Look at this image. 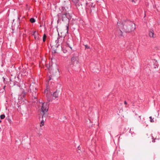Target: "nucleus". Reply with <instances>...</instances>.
<instances>
[{"mask_svg":"<svg viewBox=\"0 0 160 160\" xmlns=\"http://www.w3.org/2000/svg\"><path fill=\"white\" fill-rule=\"evenodd\" d=\"M60 10L61 13L58 14V22L59 20H62L64 22L67 23L66 26L67 33L68 32L69 23L70 20L72 18V14L70 12V8L66 7H62L61 8Z\"/></svg>","mask_w":160,"mask_h":160,"instance_id":"obj_1","label":"nucleus"},{"mask_svg":"<svg viewBox=\"0 0 160 160\" xmlns=\"http://www.w3.org/2000/svg\"><path fill=\"white\" fill-rule=\"evenodd\" d=\"M120 28L119 35L123 36L122 32L126 33H129L134 31L136 28V26L132 22L128 20L118 25Z\"/></svg>","mask_w":160,"mask_h":160,"instance_id":"obj_2","label":"nucleus"},{"mask_svg":"<svg viewBox=\"0 0 160 160\" xmlns=\"http://www.w3.org/2000/svg\"><path fill=\"white\" fill-rule=\"evenodd\" d=\"M63 41V38L62 37H59L57 38V40L55 41L56 47L58 48L60 46L62 50L63 51L64 53H66L68 50L72 51V47L74 46L73 41L71 40L70 42L69 41L67 42V45L65 49L64 48V47H62V46Z\"/></svg>","mask_w":160,"mask_h":160,"instance_id":"obj_3","label":"nucleus"},{"mask_svg":"<svg viewBox=\"0 0 160 160\" xmlns=\"http://www.w3.org/2000/svg\"><path fill=\"white\" fill-rule=\"evenodd\" d=\"M41 114H42V120H41L40 126L42 127L44 124V122L46 120V117L47 116V112L48 109V104L47 103L41 102Z\"/></svg>","mask_w":160,"mask_h":160,"instance_id":"obj_4","label":"nucleus"},{"mask_svg":"<svg viewBox=\"0 0 160 160\" xmlns=\"http://www.w3.org/2000/svg\"><path fill=\"white\" fill-rule=\"evenodd\" d=\"M79 60L78 57L76 56H73L71 58V63L73 65V69L77 72L80 70Z\"/></svg>","mask_w":160,"mask_h":160,"instance_id":"obj_5","label":"nucleus"},{"mask_svg":"<svg viewBox=\"0 0 160 160\" xmlns=\"http://www.w3.org/2000/svg\"><path fill=\"white\" fill-rule=\"evenodd\" d=\"M90 67L92 72H98L100 70L99 64H96L92 62L90 63Z\"/></svg>","mask_w":160,"mask_h":160,"instance_id":"obj_6","label":"nucleus"},{"mask_svg":"<svg viewBox=\"0 0 160 160\" xmlns=\"http://www.w3.org/2000/svg\"><path fill=\"white\" fill-rule=\"evenodd\" d=\"M30 92L32 93V95L35 99L36 98V92L37 90L36 87L32 85H30Z\"/></svg>","mask_w":160,"mask_h":160,"instance_id":"obj_7","label":"nucleus"},{"mask_svg":"<svg viewBox=\"0 0 160 160\" xmlns=\"http://www.w3.org/2000/svg\"><path fill=\"white\" fill-rule=\"evenodd\" d=\"M24 87L23 88H22L21 89V91L23 94V96L24 97L26 94L29 91L28 88V86H26L25 84H24Z\"/></svg>","mask_w":160,"mask_h":160,"instance_id":"obj_8","label":"nucleus"},{"mask_svg":"<svg viewBox=\"0 0 160 160\" xmlns=\"http://www.w3.org/2000/svg\"><path fill=\"white\" fill-rule=\"evenodd\" d=\"M8 84L10 85V87H13L14 86H18V82L16 81L13 80H12L11 79H9V81H8Z\"/></svg>","mask_w":160,"mask_h":160,"instance_id":"obj_9","label":"nucleus"},{"mask_svg":"<svg viewBox=\"0 0 160 160\" xmlns=\"http://www.w3.org/2000/svg\"><path fill=\"white\" fill-rule=\"evenodd\" d=\"M73 2L77 7H78L80 5L82 6V4L79 3V0H72Z\"/></svg>","mask_w":160,"mask_h":160,"instance_id":"obj_10","label":"nucleus"},{"mask_svg":"<svg viewBox=\"0 0 160 160\" xmlns=\"http://www.w3.org/2000/svg\"><path fill=\"white\" fill-rule=\"evenodd\" d=\"M32 35L34 36V38L36 40L39 39V34L36 31L33 32Z\"/></svg>","mask_w":160,"mask_h":160,"instance_id":"obj_11","label":"nucleus"},{"mask_svg":"<svg viewBox=\"0 0 160 160\" xmlns=\"http://www.w3.org/2000/svg\"><path fill=\"white\" fill-rule=\"evenodd\" d=\"M149 36L151 38H155V35H154V32L153 30H151L150 31L149 33Z\"/></svg>","mask_w":160,"mask_h":160,"instance_id":"obj_12","label":"nucleus"},{"mask_svg":"<svg viewBox=\"0 0 160 160\" xmlns=\"http://www.w3.org/2000/svg\"><path fill=\"white\" fill-rule=\"evenodd\" d=\"M59 92L57 90L55 92L52 94V95L53 97L55 98V99L57 98H58V96Z\"/></svg>","mask_w":160,"mask_h":160,"instance_id":"obj_13","label":"nucleus"},{"mask_svg":"<svg viewBox=\"0 0 160 160\" xmlns=\"http://www.w3.org/2000/svg\"><path fill=\"white\" fill-rule=\"evenodd\" d=\"M152 62L154 63L153 64V68H158V64L157 62L155 60H152Z\"/></svg>","mask_w":160,"mask_h":160,"instance_id":"obj_14","label":"nucleus"},{"mask_svg":"<svg viewBox=\"0 0 160 160\" xmlns=\"http://www.w3.org/2000/svg\"><path fill=\"white\" fill-rule=\"evenodd\" d=\"M91 122V120L89 119H88V120L87 121H86V123L88 125V126L89 127H90L91 126V125H88V124L89 123H90Z\"/></svg>","mask_w":160,"mask_h":160,"instance_id":"obj_15","label":"nucleus"},{"mask_svg":"<svg viewBox=\"0 0 160 160\" xmlns=\"http://www.w3.org/2000/svg\"><path fill=\"white\" fill-rule=\"evenodd\" d=\"M30 21L31 23H34L35 22V20L34 18H31Z\"/></svg>","mask_w":160,"mask_h":160,"instance_id":"obj_16","label":"nucleus"},{"mask_svg":"<svg viewBox=\"0 0 160 160\" xmlns=\"http://www.w3.org/2000/svg\"><path fill=\"white\" fill-rule=\"evenodd\" d=\"M83 3V4H84V2L85 3V4H86V6H87L88 5V2L87 1V0H82ZM88 1H91V0H88Z\"/></svg>","mask_w":160,"mask_h":160,"instance_id":"obj_17","label":"nucleus"},{"mask_svg":"<svg viewBox=\"0 0 160 160\" xmlns=\"http://www.w3.org/2000/svg\"><path fill=\"white\" fill-rule=\"evenodd\" d=\"M150 121L151 122H154V120H153V118L152 116H150L149 117Z\"/></svg>","mask_w":160,"mask_h":160,"instance_id":"obj_18","label":"nucleus"},{"mask_svg":"<svg viewBox=\"0 0 160 160\" xmlns=\"http://www.w3.org/2000/svg\"><path fill=\"white\" fill-rule=\"evenodd\" d=\"M46 37H47V36L46 35V34H44L43 35V42H44L45 41Z\"/></svg>","mask_w":160,"mask_h":160,"instance_id":"obj_19","label":"nucleus"},{"mask_svg":"<svg viewBox=\"0 0 160 160\" xmlns=\"http://www.w3.org/2000/svg\"><path fill=\"white\" fill-rule=\"evenodd\" d=\"M0 118L1 119H3L5 118V115L4 114H2L0 115Z\"/></svg>","mask_w":160,"mask_h":160,"instance_id":"obj_20","label":"nucleus"},{"mask_svg":"<svg viewBox=\"0 0 160 160\" xmlns=\"http://www.w3.org/2000/svg\"><path fill=\"white\" fill-rule=\"evenodd\" d=\"M85 47L86 48H90L87 45H85Z\"/></svg>","mask_w":160,"mask_h":160,"instance_id":"obj_21","label":"nucleus"},{"mask_svg":"<svg viewBox=\"0 0 160 160\" xmlns=\"http://www.w3.org/2000/svg\"><path fill=\"white\" fill-rule=\"evenodd\" d=\"M48 89H46L45 91V93L46 94V92H48Z\"/></svg>","mask_w":160,"mask_h":160,"instance_id":"obj_22","label":"nucleus"},{"mask_svg":"<svg viewBox=\"0 0 160 160\" xmlns=\"http://www.w3.org/2000/svg\"><path fill=\"white\" fill-rule=\"evenodd\" d=\"M51 79H52L51 78L50 76H49V79H48L50 81V80H51Z\"/></svg>","mask_w":160,"mask_h":160,"instance_id":"obj_23","label":"nucleus"},{"mask_svg":"<svg viewBox=\"0 0 160 160\" xmlns=\"http://www.w3.org/2000/svg\"><path fill=\"white\" fill-rule=\"evenodd\" d=\"M124 104H126V105L127 104V102L126 101H124Z\"/></svg>","mask_w":160,"mask_h":160,"instance_id":"obj_24","label":"nucleus"},{"mask_svg":"<svg viewBox=\"0 0 160 160\" xmlns=\"http://www.w3.org/2000/svg\"><path fill=\"white\" fill-rule=\"evenodd\" d=\"M4 82V83H6V80H5V79L4 78V80H3Z\"/></svg>","mask_w":160,"mask_h":160,"instance_id":"obj_25","label":"nucleus"},{"mask_svg":"<svg viewBox=\"0 0 160 160\" xmlns=\"http://www.w3.org/2000/svg\"><path fill=\"white\" fill-rule=\"evenodd\" d=\"M142 122V123H145V122H145H145H144L143 121H142V122Z\"/></svg>","mask_w":160,"mask_h":160,"instance_id":"obj_26","label":"nucleus"},{"mask_svg":"<svg viewBox=\"0 0 160 160\" xmlns=\"http://www.w3.org/2000/svg\"><path fill=\"white\" fill-rule=\"evenodd\" d=\"M152 142H155V140H153L152 141Z\"/></svg>","mask_w":160,"mask_h":160,"instance_id":"obj_27","label":"nucleus"},{"mask_svg":"<svg viewBox=\"0 0 160 160\" xmlns=\"http://www.w3.org/2000/svg\"><path fill=\"white\" fill-rule=\"evenodd\" d=\"M26 160H29V158H28V159H26Z\"/></svg>","mask_w":160,"mask_h":160,"instance_id":"obj_28","label":"nucleus"},{"mask_svg":"<svg viewBox=\"0 0 160 160\" xmlns=\"http://www.w3.org/2000/svg\"><path fill=\"white\" fill-rule=\"evenodd\" d=\"M139 118H140V119H141V116H139Z\"/></svg>","mask_w":160,"mask_h":160,"instance_id":"obj_29","label":"nucleus"},{"mask_svg":"<svg viewBox=\"0 0 160 160\" xmlns=\"http://www.w3.org/2000/svg\"><path fill=\"white\" fill-rule=\"evenodd\" d=\"M5 86L4 87V88H3V89H4V88H5Z\"/></svg>","mask_w":160,"mask_h":160,"instance_id":"obj_30","label":"nucleus"},{"mask_svg":"<svg viewBox=\"0 0 160 160\" xmlns=\"http://www.w3.org/2000/svg\"><path fill=\"white\" fill-rule=\"evenodd\" d=\"M57 70H58V72H59V70L58 69H57Z\"/></svg>","mask_w":160,"mask_h":160,"instance_id":"obj_31","label":"nucleus"},{"mask_svg":"<svg viewBox=\"0 0 160 160\" xmlns=\"http://www.w3.org/2000/svg\"><path fill=\"white\" fill-rule=\"evenodd\" d=\"M40 129L42 130V129L41 128H40Z\"/></svg>","mask_w":160,"mask_h":160,"instance_id":"obj_32","label":"nucleus"},{"mask_svg":"<svg viewBox=\"0 0 160 160\" xmlns=\"http://www.w3.org/2000/svg\"><path fill=\"white\" fill-rule=\"evenodd\" d=\"M1 122V120H0V122Z\"/></svg>","mask_w":160,"mask_h":160,"instance_id":"obj_33","label":"nucleus"},{"mask_svg":"<svg viewBox=\"0 0 160 160\" xmlns=\"http://www.w3.org/2000/svg\"><path fill=\"white\" fill-rule=\"evenodd\" d=\"M109 134L111 135L110 132Z\"/></svg>","mask_w":160,"mask_h":160,"instance_id":"obj_34","label":"nucleus"},{"mask_svg":"<svg viewBox=\"0 0 160 160\" xmlns=\"http://www.w3.org/2000/svg\"><path fill=\"white\" fill-rule=\"evenodd\" d=\"M54 52H56V51H54Z\"/></svg>","mask_w":160,"mask_h":160,"instance_id":"obj_35","label":"nucleus"}]
</instances>
